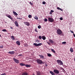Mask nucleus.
<instances>
[{
    "mask_svg": "<svg viewBox=\"0 0 75 75\" xmlns=\"http://www.w3.org/2000/svg\"><path fill=\"white\" fill-rule=\"evenodd\" d=\"M48 21L49 22L51 23H52L54 21V20L52 18L48 17Z\"/></svg>",
    "mask_w": 75,
    "mask_h": 75,
    "instance_id": "1",
    "label": "nucleus"
},
{
    "mask_svg": "<svg viewBox=\"0 0 75 75\" xmlns=\"http://www.w3.org/2000/svg\"><path fill=\"white\" fill-rule=\"evenodd\" d=\"M36 61H37L38 64H42V62H43L42 61V60H40V59H37L36 60Z\"/></svg>",
    "mask_w": 75,
    "mask_h": 75,
    "instance_id": "2",
    "label": "nucleus"
},
{
    "mask_svg": "<svg viewBox=\"0 0 75 75\" xmlns=\"http://www.w3.org/2000/svg\"><path fill=\"white\" fill-rule=\"evenodd\" d=\"M56 62L58 64L60 65H62L63 64V63L62 62L61 60H57Z\"/></svg>",
    "mask_w": 75,
    "mask_h": 75,
    "instance_id": "3",
    "label": "nucleus"
},
{
    "mask_svg": "<svg viewBox=\"0 0 75 75\" xmlns=\"http://www.w3.org/2000/svg\"><path fill=\"white\" fill-rule=\"evenodd\" d=\"M62 33V31L60 29H58L57 30V33L59 35L61 34Z\"/></svg>",
    "mask_w": 75,
    "mask_h": 75,
    "instance_id": "4",
    "label": "nucleus"
},
{
    "mask_svg": "<svg viewBox=\"0 0 75 75\" xmlns=\"http://www.w3.org/2000/svg\"><path fill=\"white\" fill-rule=\"evenodd\" d=\"M33 44L36 46H41V45H42V44L40 43L37 44V43H34Z\"/></svg>",
    "mask_w": 75,
    "mask_h": 75,
    "instance_id": "5",
    "label": "nucleus"
},
{
    "mask_svg": "<svg viewBox=\"0 0 75 75\" xmlns=\"http://www.w3.org/2000/svg\"><path fill=\"white\" fill-rule=\"evenodd\" d=\"M13 60L16 63L18 64L19 63V61L17 59H15V58H13Z\"/></svg>",
    "mask_w": 75,
    "mask_h": 75,
    "instance_id": "6",
    "label": "nucleus"
},
{
    "mask_svg": "<svg viewBox=\"0 0 75 75\" xmlns=\"http://www.w3.org/2000/svg\"><path fill=\"white\" fill-rule=\"evenodd\" d=\"M53 71L56 74H58L59 73V71L57 69L54 70Z\"/></svg>",
    "mask_w": 75,
    "mask_h": 75,
    "instance_id": "7",
    "label": "nucleus"
},
{
    "mask_svg": "<svg viewBox=\"0 0 75 75\" xmlns=\"http://www.w3.org/2000/svg\"><path fill=\"white\" fill-rule=\"evenodd\" d=\"M23 23L27 26H29L30 25V23L29 22H25Z\"/></svg>",
    "mask_w": 75,
    "mask_h": 75,
    "instance_id": "8",
    "label": "nucleus"
},
{
    "mask_svg": "<svg viewBox=\"0 0 75 75\" xmlns=\"http://www.w3.org/2000/svg\"><path fill=\"white\" fill-rule=\"evenodd\" d=\"M6 16L10 18L11 20H12L13 19V18L11 16H10V15H6Z\"/></svg>",
    "mask_w": 75,
    "mask_h": 75,
    "instance_id": "9",
    "label": "nucleus"
},
{
    "mask_svg": "<svg viewBox=\"0 0 75 75\" xmlns=\"http://www.w3.org/2000/svg\"><path fill=\"white\" fill-rule=\"evenodd\" d=\"M8 53L11 54H15V52L14 51H13L12 52H8Z\"/></svg>",
    "mask_w": 75,
    "mask_h": 75,
    "instance_id": "10",
    "label": "nucleus"
},
{
    "mask_svg": "<svg viewBox=\"0 0 75 75\" xmlns=\"http://www.w3.org/2000/svg\"><path fill=\"white\" fill-rule=\"evenodd\" d=\"M15 25L17 26V27H18V22L16 21L15 22Z\"/></svg>",
    "mask_w": 75,
    "mask_h": 75,
    "instance_id": "11",
    "label": "nucleus"
},
{
    "mask_svg": "<svg viewBox=\"0 0 75 75\" xmlns=\"http://www.w3.org/2000/svg\"><path fill=\"white\" fill-rule=\"evenodd\" d=\"M49 42L51 43V44H53V43H54V41H53V40H52V39L49 40Z\"/></svg>",
    "mask_w": 75,
    "mask_h": 75,
    "instance_id": "12",
    "label": "nucleus"
},
{
    "mask_svg": "<svg viewBox=\"0 0 75 75\" xmlns=\"http://www.w3.org/2000/svg\"><path fill=\"white\" fill-rule=\"evenodd\" d=\"M22 75H28V74L27 72H24L23 73Z\"/></svg>",
    "mask_w": 75,
    "mask_h": 75,
    "instance_id": "13",
    "label": "nucleus"
},
{
    "mask_svg": "<svg viewBox=\"0 0 75 75\" xmlns=\"http://www.w3.org/2000/svg\"><path fill=\"white\" fill-rule=\"evenodd\" d=\"M16 44L18 45V46H20L21 44L20 42L19 41H18L16 42Z\"/></svg>",
    "mask_w": 75,
    "mask_h": 75,
    "instance_id": "14",
    "label": "nucleus"
},
{
    "mask_svg": "<svg viewBox=\"0 0 75 75\" xmlns=\"http://www.w3.org/2000/svg\"><path fill=\"white\" fill-rule=\"evenodd\" d=\"M34 18L37 20H38V16H35V17H34Z\"/></svg>",
    "mask_w": 75,
    "mask_h": 75,
    "instance_id": "15",
    "label": "nucleus"
},
{
    "mask_svg": "<svg viewBox=\"0 0 75 75\" xmlns=\"http://www.w3.org/2000/svg\"><path fill=\"white\" fill-rule=\"evenodd\" d=\"M13 13L15 15L18 16V14L16 12H15V11H13Z\"/></svg>",
    "mask_w": 75,
    "mask_h": 75,
    "instance_id": "16",
    "label": "nucleus"
},
{
    "mask_svg": "<svg viewBox=\"0 0 75 75\" xmlns=\"http://www.w3.org/2000/svg\"><path fill=\"white\" fill-rule=\"evenodd\" d=\"M50 73L52 74V75H55V73H54V72L50 71Z\"/></svg>",
    "mask_w": 75,
    "mask_h": 75,
    "instance_id": "17",
    "label": "nucleus"
},
{
    "mask_svg": "<svg viewBox=\"0 0 75 75\" xmlns=\"http://www.w3.org/2000/svg\"><path fill=\"white\" fill-rule=\"evenodd\" d=\"M39 56L40 57V58H41V59H44V56L42 55H39Z\"/></svg>",
    "mask_w": 75,
    "mask_h": 75,
    "instance_id": "18",
    "label": "nucleus"
},
{
    "mask_svg": "<svg viewBox=\"0 0 75 75\" xmlns=\"http://www.w3.org/2000/svg\"><path fill=\"white\" fill-rule=\"evenodd\" d=\"M20 65L21 66H24L25 65V64H24V63H21L20 64Z\"/></svg>",
    "mask_w": 75,
    "mask_h": 75,
    "instance_id": "19",
    "label": "nucleus"
},
{
    "mask_svg": "<svg viewBox=\"0 0 75 75\" xmlns=\"http://www.w3.org/2000/svg\"><path fill=\"white\" fill-rule=\"evenodd\" d=\"M70 51L71 52H73L74 51H73V48L71 47L70 48Z\"/></svg>",
    "mask_w": 75,
    "mask_h": 75,
    "instance_id": "20",
    "label": "nucleus"
},
{
    "mask_svg": "<svg viewBox=\"0 0 75 75\" xmlns=\"http://www.w3.org/2000/svg\"><path fill=\"white\" fill-rule=\"evenodd\" d=\"M11 39L13 40H15V38H14V36H11Z\"/></svg>",
    "mask_w": 75,
    "mask_h": 75,
    "instance_id": "21",
    "label": "nucleus"
},
{
    "mask_svg": "<svg viewBox=\"0 0 75 75\" xmlns=\"http://www.w3.org/2000/svg\"><path fill=\"white\" fill-rule=\"evenodd\" d=\"M25 66L26 67H31V65H28V64H26L25 65Z\"/></svg>",
    "mask_w": 75,
    "mask_h": 75,
    "instance_id": "22",
    "label": "nucleus"
},
{
    "mask_svg": "<svg viewBox=\"0 0 75 75\" xmlns=\"http://www.w3.org/2000/svg\"><path fill=\"white\" fill-rule=\"evenodd\" d=\"M42 38L44 40H45L46 39V38L45 37L42 36Z\"/></svg>",
    "mask_w": 75,
    "mask_h": 75,
    "instance_id": "23",
    "label": "nucleus"
},
{
    "mask_svg": "<svg viewBox=\"0 0 75 75\" xmlns=\"http://www.w3.org/2000/svg\"><path fill=\"white\" fill-rule=\"evenodd\" d=\"M37 75H41L40 74V72L39 71H37L36 72Z\"/></svg>",
    "mask_w": 75,
    "mask_h": 75,
    "instance_id": "24",
    "label": "nucleus"
},
{
    "mask_svg": "<svg viewBox=\"0 0 75 75\" xmlns=\"http://www.w3.org/2000/svg\"><path fill=\"white\" fill-rule=\"evenodd\" d=\"M47 54V56L49 57H50L52 56L51 54H50L48 53Z\"/></svg>",
    "mask_w": 75,
    "mask_h": 75,
    "instance_id": "25",
    "label": "nucleus"
},
{
    "mask_svg": "<svg viewBox=\"0 0 75 75\" xmlns=\"http://www.w3.org/2000/svg\"><path fill=\"white\" fill-rule=\"evenodd\" d=\"M51 51H52L53 53H55V51L54 50H53V49H51Z\"/></svg>",
    "mask_w": 75,
    "mask_h": 75,
    "instance_id": "26",
    "label": "nucleus"
},
{
    "mask_svg": "<svg viewBox=\"0 0 75 75\" xmlns=\"http://www.w3.org/2000/svg\"><path fill=\"white\" fill-rule=\"evenodd\" d=\"M28 17L29 18H31L32 17V16L31 15H28Z\"/></svg>",
    "mask_w": 75,
    "mask_h": 75,
    "instance_id": "27",
    "label": "nucleus"
},
{
    "mask_svg": "<svg viewBox=\"0 0 75 75\" xmlns=\"http://www.w3.org/2000/svg\"><path fill=\"white\" fill-rule=\"evenodd\" d=\"M2 31L4 32H7V30L6 29L2 30Z\"/></svg>",
    "mask_w": 75,
    "mask_h": 75,
    "instance_id": "28",
    "label": "nucleus"
},
{
    "mask_svg": "<svg viewBox=\"0 0 75 75\" xmlns=\"http://www.w3.org/2000/svg\"><path fill=\"white\" fill-rule=\"evenodd\" d=\"M4 48V46L3 45L0 46V48L2 49Z\"/></svg>",
    "mask_w": 75,
    "mask_h": 75,
    "instance_id": "29",
    "label": "nucleus"
},
{
    "mask_svg": "<svg viewBox=\"0 0 75 75\" xmlns=\"http://www.w3.org/2000/svg\"><path fill=\"white\" fill-rule=\"evenodd\" d=\"M39 38L40 39H42V37H41V35L39 36Z\"/></svg>",
    "mask_w": 75,
    "mask_h": 75,
    "instance_id": "30",
    "label": "nucleus"
},
{
    "mask_svg": "<svg viewBox=\"0 0 75 75\" xmlns=\"http://www.w3.org/2000/svg\"><path fill=\"white\" fill-rule=\"evenodd\" d=\"M44 21L45 22H47V21H48V19L47 18H45L44 19Z\"/></svg>",
    "mask_w": 75,
    "mask_h": 75,
    "instance_id": "31",
    "label": "nucleus"
},
{
    "mask_svg": "<svg viewBox=\"0 0 75 75\" xmlns=\"http://www.w3.org/2000/svg\"><path fill=\"white\" fill-rule=\"evenodd\" d=\"M29 3L31 5H33V4H32V2H29Z\"/></svg>",
    "mask_w": 75,
    "mask_h": 75,
    "instance_id": "32",
    "label": "nucleus"
},
{
    "mask_svg": "<svg viewBox=\"0 0 75 75\" xmlns=\"http://www.w3.org/2000/svg\"><path fill=\"white\" fill-rule=\"evenodd\" d=\"M41 28V25L38 26V28L39 29H40Z\"/></svg>",
    "mask_w": 75,
    "mask_h": 75,
    "instance_id": "33",
    "label": "nucleus"
},
{
    "mask_svg": "<svg viewBox=\"0 0 75 75\" xmlns=\"http://www.w3.org/2000/svg\"><path fill=\"white\" fill-rule=\"evenodd\" d=\"M66 43V42H63L62 43V44H65Z\"/></svg>",
    "mask_w": 75,
    "mask_h": 75,
    "instance_id": "34",
    "label": "nucleus"
},
{
    "mask_svg": "<svg viewBox=\"0 0 75 75\" xmlns=\"http://www.w3.org/2000/svg\"><path fill=\"white\" fill-rule=\"evenodd\" d=\"M45 2L44 1H43V2H42V4H45Z\"/></svg>",
    "mask_w": 75,
    "mask_h": 75,
    "instance_id": "35",
    "label": "nucleus"
},
{
    "mask_svg": "<svg viewBox=\"0 0 75 75\" xmlns=\"http://www.w3.org/2000/svg\"><path fill=\"white\" fill-rule=\"evenodd\" d=\"M35 31L36 32H38V31H37V29H35Z\"/></svg>",
    "mask_w": 75,
    "mask_h": 75,
    "instance_id": "36",
    "label": "nucleus"
},
{
    "mask_svg": "<svg viewBox=\"0 0 75 75\" xmlns=\"http://www.w3.org/2000/svg\"><path fill=\"white\" fill-rule=\"evenodd\" d=\"M50 12H51L52 13H53L54 12V11H53V10H51Z\"/></svg>",
    "mask_w": 75,
    "mask_h": 75,
    "instance_id": "37",
    "label": "nucleus"
},
{
    "mask_svg": "<svg viewBox=\"0 0 75 75\" xmlns=\"http://www.w3.org/2000/svg\"><path fill=\"white\" fill-rule=\"evenodd\" d=\"M0 75H6V74L5 73H4L3 74H1Z\"/></svg>",
    "mask_w": 75,
    "mask_h": 75,
    "instance_id": "38",
    "label": "nucleus"
},
{
    "mask_svg": "<svg viewBox=\"0 0 75 75\" xmlns=\"http://www.w3.org/2000/svg\"><path fill=\"white\" fill-rule=\"evenodd\" d=\"M60 69H62V70H64V69L63 68H62V67H61L60 68Z\"/></svg>",
    "mask_w": 75,
    "mask_h": 75,
    "instance_id": "39",
    "label": "nucleus"
},
{
    "mask_svg": "<svg viewBox=\"0 0 75 75\" xmlns=\"http://www.w3.org/2000/svg\"><path fill=\"white\" fill-rule=\"evenodd\" d=\"M60 20H62L63 19L62 18H60Z\"/></svg>",
    "mask_w": 75,
    "mask_h": 75,
    "instance_id": "40",
    "label": "nucleus"
},
{
    "mask_svg": "<svg viewBox=\"0 0 75 75\" xmlns=\"http://www.w3.org/2000/svg\"><path fill=\"white\" fill-rule=\"evenodd\" d=\"M47 42V44L49 45H50L51 44H50V43H49L48 42Z\"/></svg>",
    "mask_w": 75,
    "mask_h": 75,
    "instance_id": "41",
    "label": "nucleus"
},
{
    "mask_svg": "<svg viewBox=\"0 0 75 75\" xmlns=\"http://www.w3.org/2000/svg\"><path fill=\"white\" fill-rule=\"evenodd\" d=\"M59 10L62 11H63V10H62V9H61V8H60Z\"/></svg>",
    "mask_w": 75,
    "mask_h": 75,
    "instance_id": "42",
    "label": "nucleus"
},
{
    "mask_svg": "<svg viewBox=\"0 0 75 75\" xmlns=\"http://www.w3.org/2000/svg\"><path fill=\"white\" fill-rule=\"evenodd\" d=\"M22 56V54H19L18 55V56Z\"/></svg>",
    "mask_w": 75,
    "mask_h": 75,
    "instance_id": "43",
    "label": "nucleus"
},
{
    "mask_svg": "<svg viewBox=\"0 0 75 75\" xmlns=\"http://www.w3.org/2000/svg\"><path fill=\"white\" fill-rule=\"evenodd\" d=\"M70 32H71V33H74V32H73V31H72V30H70Z\"/></svg>",
    "mask_w": 75,
    "mask_h": 75,
    "instance_id": "44",
    "label": "nucleus"
},
{
    "mask_svg": "<svg viewBox=\"0 0 75 75\" xmlns=\"http://www.w3.org/2000/svg\"><path fill=\"white\" fill-rule=\"evenodd\" d=\"M57 8L58 9H59V10H60V8H59V7H57Z\"/></svg>",
    "mask_w": 75,
    "mask_h": 75,
    "instance_id": "45",
    "label": "nucleus"
},
{
    "mask_svg": "<svg viewBox=\"0 0 75 75\" xmlns=\"http://www.w3.org/2000/svg\"><path fill=\"white\" fill-rule=\"evenodd\" d=\"M50 15H52V12H50Z\"/></svg>",
    "mask_w": 75,
    "mask_h": 75,
    "instance_id": "46",
    "label": "nucleus"
},
{
    "mask_svg": "<svg viewBox=\"0 0 75 75\" xmlns=\"http://www.w3.org/2000/svg\"><path fill=\"white\" fill-rule=\"evenodd\" d=\"M73 35H74V37L75 38V35L74 34H73Z\"/></svg>",
    "mask_w": 75,
    "mask_h": 75,
    "instance_id": "47",
    "label": "nucleus"
},
{
    "mask_svg": "<svg viewBox=\"0 0 75 75\" xmlns=\"http://www.w3.org/2000/svg\"><path fill=\"white\" fill-rule=\"evenodd\" d=\"M74 61H75V58H74Z\"/></svg>",
    "mask_w": 75,
    "mask_h": 75,
    "instance_id": "48",
    "label": "nucleus"
},
{
    "mask_svg": "<svg viewBox=\"0 0 75 75\" xmlns=\"http://www.w3.org/2000/svg\"><path fill=\"white\" fill-rule=\"evenodd\" d=\"M32 75H35L34 74H33Z\"/></svg>",
    "mask_w": 75,
    "mask_h": 75,
    "instance_id": "49",
    "label": "nucleus"
},
{
    "mask_svg": "<svg viewBox=\"0 0 75 75\" xmlns=\"http://www.w3.org/2000/svg\"><path fill=\"white\" fill-rule=\"evenodd\" d=\"M46 66H47V64H46Z\"/></svg>",
    "mask_w": 75,
    "mask_h": 75,
    "instance_id": "50",
    "label": "nucleus"
},
{
    "mask_svg": "<svg viewBox=\"0 0 75 75\" xmlns=\"http://www.w3.org/2000/svg\"><path fill=\"white\" fill-rule=\"evenodd\" d=\"M1 35L0 34V37H1Z\"/></svg>",
    "mask_w": 75,
    "mask_h": 75,
    "instance_id": "51",
    "label": "nucleus"
},
{
    "mask_svg": "<svg viewBox=\"0 0 75 75\" xmlns=\"http://www.w3.org/2000/svg\"><path fill=\"white\" fill-rule=\"evenodd\" d=\"M11 29H12V27H11Z\"/></svg>",
    "mask_w": 75,
    "mask_h": 75,
    "instance_id": "52",
    "label": "nucleus"
}]
</instances>
